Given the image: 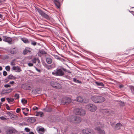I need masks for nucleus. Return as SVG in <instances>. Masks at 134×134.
Segmentation results:
<instances>
[{"mask_svg":"<svg viewBox=\"0 0 134 134\" xmlns=\"http://www.w3.org/2000/svg\"><path fill=\"white\" fill-rule=\"evenodd\" d=\"M20 39L25 44L30 43V39H28L27 38H26L25 37L21 38Z\"/></svg>","mask_w":134,"mask_h":134,"instance_id":"17","label":"nucleus"},{"mask_svg":"<svg viewBox=\"0 0 134 134\" xmlns=\"http://www.w3.org/2000/svg\"><path fill=\"white\" fill-rule=\"evenodd\" d=\"M13 89V88H10L9 89H6L3 90L1 92L2 94H4L5 93H9L11 92Z\"/></svg>","mask_w":134,"mask_h":134,"instance_id":"9","label":"nucleus"},{"mask_svg":"<svg viewBox=\"0 0 134 134\" xmlns=\"http://www.w3.org/2000/svg\"><path fill=\"white\" fill-rule=\"evenodd\" d=\"M84 52L86 53H87L88 54H91V53L89 51L87 50H84Z\"/></svg>","mask_w":134,"mask_h":134,"instance_id":"44","label":"nucleus"},{"mask_svg":"<svg viewBox=\"0 0 134 134\" xmlns=\"http://www.w3.org/2000/svg\"><path fill=\"white\" fill-rule=\"evenodd\" d=\"M74 121L75 122L79 123L81 122V118L80 117L78 116L75 117L74 118Z\"/></svg>","mask_w":134,"mask_h":134,"instance_id":"21","label":"nucleus"},{"mask_svg":"<svg viewBox=\"0 0 134 134\" xmlns=\"http://www.w3.org/2000/svg\"><path fill=\"white\" fill-rule=\"evenodd\" d=\"M3 41L8 43L9 44H12V38L6 36H3Z\"/></svg>","mask_w":134,"mask_h":134,"instance_id":"6","label":"nucleus"},{"mask_svg":"<svg viewBox=\"0 0 134 134\" xmlns=\"http://www.w3.org/2000/svg\"><path fill=\"white\" fill-rule=\"evenodd\" d=\"M30 43H31V45L35 46L37 45V42L34 40L31 39H30Z\"/></svg>","mask_w":134,"mask_h":134,"instance_id":"28","label":"nucleus"},{"mask_svg":"<svg viewBox=\"0 0 134 134\" xmlns=\"http://www.w3.org/2000/svg\"><path fill=\"white\" fill-rule=\"evenodd\" d=\"M11 65H15L14 64H13V62H11Z\"/></svg>","mask_w":134,"mask_h":134,"instance_id":"64","label":"nucleus"},{"mask_svg":"<svg viewBox=\"0 0 134 134\" xmlns=\"http://www.w3.org/2000/svg\"><path fill=\"white\" fill-rule=\"evenodd\" d=\"M5 98H2L1 99L2 102H3L5 101Z\"/></svg>","mask_w":134,"mask_h":134,"instance_id":"54","label":"nucleus"},{"mask_svg":"<svg viewBox=\"0 0 134 134\" xmlns=\"http://www.w3.org/2000/svg\"><path fill=\"white\" fill-rule=\"evenodd\" d=\"M122 126L120 123H117L115 125L114 129L115 130H119L121 129V127Z\"/></svg>","mask_w":134,"mask_h":134,"instance_id":"12","label":"nucleus"},{"mask_svg":"<svg viewBox=\"0 0 134 134\" xmlns=\"http://www.w3.org/2000/svg\"><path fill=\"white\" fill-rule=\"evenodd\" d=\"M35 115L36 116H40L42 117L44 116V114L42 112H37L36 113Z\"/></svg>","mask_w":134,"mask_h":134,"instance_id":"24","label":"nucleus"},{"mask_svg":"<svg viewBox=\"0 0 134 134\" xmlns=\"http://www.w3.org/2000/svg\"><path fill=\"white\" fill-rule=\"evenodd\" d=\"M81 132L83 134H94V132L93 130L89 128L83 129Z\"/></svg>","mask_w":134,"mask_h":134,"instance_id":"4","label":"nucleus"},{"mask_svg":"<svg viewBox=\"0 0 134 134\" xmlns=\"http://www.w3.org/2000/svg\"><path fill=\"white\" fill-rule=\"evenodd\" d=\"M51 65H50L49 66H47L46 67L48 69H50V67H51Z\"/></svg>","mask_w":134,"mask_h":134,"instance_id":"59","label":"nucleus"},{"mask_svg":"<svg viewBox=\"0 0 134 134\" xmlns=\"http://www.w3.org/2000/svg\"><path fill=\"white\" fill-rule=\"evenodd\" d=\"M0 119L2 120H5L6 119V118L4 117L3 116L0 117Z\"/></svg>","mask_w":134,"mask_h":134,"instance_id":"43","label":"nucleus"},{"mask_svg":"<svg viewBox=\"0 0 134 134\" xmlns=\"http://www.w3.org/2000/svg\"><path fill=\"white\" fill-rule=\"evenodd\" d=\"M16 48V47H14L13 48H11L9 50L10 52L12 54H16L17 52V51Z\"/></svg>","mask_w":134,"mask_h":134,"instance_id":"13","label":"nucleus"},{"mask_svg":"<svg viewBox=\"0 0 134 134\" xmlns=\"http://www.w3.org/2000/svg\"><path fill=\"white\" fill-rule=\"evenodd\" d=\"M14 97L15 98V99H18L19 98V95L18 94L16 93L14 95Z\"/></svg>","mask_w":134,"mask_h":134,"instance_id":"36","label":"nucleus"},{"mask_svg":"<svg viewBox=\"0 0 134 134\" xmlns=\"http://www.w3.org/2000/svg\"><path fill=\"white\" fill-rule=\"evenodd\" d=\"M46 61L47 63L49 64H51L52 62V60L51 58H46Z\"/></svg>","mask_w":134,"mask_h":134,"instance_id":"30","label":"nucleus"},{"mask_svg":"<svg viewBox=\"0 0 134 134\" xmlns=\"http://www.w3.org/2000/svg\"><path fill=\"white\" fill-rule=\"evenodd\" d=\"M73 80L74 82H75L79 83L80 84H82V82L81 81H80L79 80H77L75 78H73Z\"/></svg>","mask_w":134,"mask_h":134,"instance_id":"33","label":"nucleus"},{"mask_svg":"<svg viewBox=\"0 0 134 134\" xmlns=\"http://www.w3.org/2000/svg\"><path fill=\"white\" fill-rule=\"evenodd\" d=\"M71 102V99L67 97H63V98H62L61 100L62 103L64 105L69 104Z\"/></svg>","mask_w":134,"mask_h":134,"instance_id":"5","label":"nucleus"},{"mask_svg":"<svg viewBox=\"0 0 134 134\" xmlns=\"http://www.w3.org/2000/svg\"><path fill=\"white\" fill-rule=\"evenodd\" d=\"M95 130H97L99 134H105V132L104 130L101 129L99 127H96Z\"/></svg>","mask_w":134,"mask_h":134,"instance_id":"10","label":"nucleus"},{"mask_svg":"<svg viewBox=\"0 0 134 134\" xmlns=\"http://www.w3.org/2000/svg\"><path fill=\"white\" fill-rule=\"evenodd\" d=\"M4 0H0V4H2L4 2Z\"/></svg>","mask_w":134,"mask_h":134,"instance_id":"61","label":"nucleus"},{"mask_svg":"<svg viewBox=\"0 0 134 134\" xmlns=\"http://www.w3.org/2000/svg\"><path fill=\"white\" fill-rule=\"evenodd\" d=\"M38 132L40 134H43L44 132V128H39L38 129Z\"/></svg>","mask_w":134,"mask_h":134,"instance_id":"26","label":"nucleus"},{"mask_svg":"<svg viewBox=\"0 0 134 134\" xmlns=\"http://www.w3.org/2000/svg\"><path fill=\"white\" fill-rule=\"evenodd\" d=\"M12 69L13 70L17 72H20L21 71V69L18 66H13Z\"/></svg>","mask_w":134,"mask_h":134,"instance_id":"20","label":"nucleus"},{"mask_svg":"<svg viewBox=\"0 0 134 134\" xmlns=\"http://www.w3.org/2000/svg\"><path fill=\"white\" fill-rule=\"evenodd\" d=\"M23 114L26 116L27 115V114H28V113H25L24 112V111H23Z\"/></svg>","mask_w":134,"mask_h":134,"instance_id":"60","label":"nucleus"},{"mask_svg":"<svg viewBox=\"0 0 134 134\" xmlns=\"http://www.w3.org/2000/svg\"><path fill=\"white\" fill-rule=\"evenodd\" d=\"M37 10L39 13L42 17L45 18L47 19H49V16L42 10L39 8L37 9Z\"/></svg>","mask_w":134,"mask_h":134,"instance_id":"7","label":"nucleus"},{"mask_svg":"<svg viewBox=\"0 0 134 134\" xmlns=\"http://www.w3.org/2000/svg\"><path fill=\"white\" fill-rule=\"evenodd\" d=\"M54 3L56 6L58 8H59L60 6V2L59 0H54Z\"/></svg>","mask_w":134,"mask_h":134,"instance_id":"25","label":"nucleus"},{"mask_svg":"<svg viewBox=\"0 0 134 134\" xmlns=\"http://www.w3.org/2000/svg\"><path fill=\"white\" fill-rule=\"evenodd\" d=\"M58 60H60L62 62H64L65 61V60L64 59L60 57H59V59H58Z\"/></svg>","mask_w":134,"mask_h":134,"instance_id":"51","label":"nucleus"},{"mask_svg":"<svg viewBox=\"0 0 134 134\" xmlns=\"http://www.w3.org/2000/svg\"><path fill=\"white\" fill-rule=\"evenodd\" d=\"M98 103H100L103 102L105 100V98L103 97L98 96Z\"/></svg>","mask_w":134,"mask_h":134,"instance_id":"16","label":"nucleus"},{"mask_svg":"<svg viewBox=\"0 0 134 134\" xmlns=\"http://www.w3.org/2000/svg\"><path fill=\"white\" fill-rule=\"evenodd\" d=\"M50 84L52 86L56 89H60L62 88L61 85L57 82L51 81Z\"/></svg>","mask_w":134,"mask_h":134,"instance_id":"3","label":"nucleus"},{"mask_svg":"<svg viewBox=\"0 0 134 134\" xmlns=\"http://www.w3.org/2000/svg\"><path fill=\"white\" fill-rule=\"evenodd\" d=\"M21 102L23 104H26L27 102V101L25 99H21Z\"/></svg>","mask_w":134,"mask_h":134,"instance_id":"37","label":"nucleus"},{"mask_svg":"<svg viewBox=\"0 0 134 134\" xmlns=\"http://www.w3.org/2000/svg\"><path fill=\"white\" fill-rule=\"evenodd\" d=\"M59 57H60L58 55H56L55 56V58L57 59H59Z\"/></svg>","mask_w":134,"mask_h":134,"instance_id":"58","label":"nucleus"},{"mask_svg":"<svg viewBox=\"0 0 134 134\" xmlns=\"http://www.w3.org/2000/svg\"><path fill=\"white\" fill-rule=\"evenodd\" d=\"M21 109L19 108H18L16 110V112L17 113H19Z\"/></svg>","mask_w":134,"mask_h":134,"instance_id":"50","label":"nucleus"},{"mask_svg":"<svg viewBox=\"0 0 134 134\" xmlns=\"http://www.w3.org/2000/svg\"><path fill=\"white\" fill-rule=\"evenodd\" d=\"M3 17V15L0 14V18L1 19H2Z\"/></svg>","mask_w":134,"mask_h":134,"instance_id":"62","label":"nucleus"},{"mask_svg":"<svg viewBox=\"0 0 134 134\" xmlns=\"http://www.w3.org/2000/svg\"><path fill=\"white\" fill-rule=\"evenodd\" d=\"M10 79H8V77H7L4 80V82H8Z\"/></svg>","mask_w":134,"mask_h":134,"instance_id":"41","label":"nucleus"},{"mask_svg":"<svg viewBox=\"0 0 134 134\" xmlns=\"http://www.w3.org/2000/svg\"><path fill=\"white\" fill-rule=\"evenodd\" d=\"M37 61V58H34L32 60V62L33 63H35Z\"/></svg>","mask_w":134,"mask_h":134,"instance_id":"38","label":"nucleus"},{"mask_svg":"<svg viewBox=\"0 0 134 134\" xmlns=\"http://www.w3.org/2000/svg\"><path fill=\"white\" fill-rule=\"evenodd\" d=\"M39 52L40 53L42 54H47V52L44 51L43 49L40 51Z\"/></svg>","mask_w":134,"mask_h":134,"instance_id":"35","label":"nucleus"},{"mask_svg":"<svg viewBox=\"0 0 134 134\" xmlns=\"http://www.w3.org/2000/svg\"><path fill=\"white\" fill-rule=\"evenodd\" d=\"M70 119H69V121H70V122H71L72 121V119H74V116L72 115V116H70Z\"/></svg>","mask_w":134,"mask_h":134,"instance_id":"47","label":"nucleus"},{"mask_svg":"<svg viewBox=\"0 0 134 134\" xmlns=\"http://www.w3.org/2000/svg\"><path fill=\"white\" fill-rule=\"evenodd\" d=\"M76 99L77 102H82L83 100V98L82 97L80 96L77 97V98Z\"/></svg>","mask_w":134,"mask_h":134,"instance_id":"29","label":"nucleus"},{"mask_svg":"<svg viewBox=\"0 0 134 134\" xmlns=\"http://www.w3.org/2000/svg\"><path fill=\"white\" fill-rule=\"evenodd\" d=\"M32 50V49L28 47H26L23 51V54L24 55H26L27 53L30 52Z\"/></svg>","mask_w":134,"mask_h":134,"instance_id":"11","label":"nucleus"},{"mask_svg":"<svg viewBox=\"0 0 134 134\" xmlns=\"http://www.w3.org/2000/svg\"><path fill=\"white\" fill-rule=\"evenodd\" d=\"M4 87L5 88L10 87L11 85L9 84H5L4 85Z\"/></svg>","mask_w":134,"mask_h":134,"instance_id":"40","label":"nucleus"},{"mask_svg":"<svg viewBox=\"0 0 134 134\" xmlns=\"http://www.w3.org/2000/svg\"><path fill=\"white\" fill-rule=\"evenodd\" d=\"M38 109V108L36 107H34L33 108V110H36Z\"/></svg>","mask_w":134,"mask_h":134,"instance_id":"53","label":"nucleus"},{"mask_svg":"<svg viewBox=\"0 0 134 134\" xmlns=\"http://www.w3.org/2000/svg\"><path fill=\"white\" fill-rule=\"evenodd\" d=\"M98 96H94L91 97L92 100L94 103H97L98 101Z\"/></svg>","mask_w":134,"mask_h":134,"instance_id":"19","label":"nucleus"},{"mask_svg":"<svg viewBox=\"0 0 134 134\" xmlns=\"http://www.w3.org/2000/svg\"><path fill=\"white\" fill-rule=\"evenodd\" d=\"M10 118V119L13 120H16L18 119V117L16 115H14L13 114V112H8L6 113Z\"/></svg>","mask_w":134,"mask_h":134,"instance_id":"8","label":"nucleus"},{"mask_svg":"<svg viewBox=\"0 0 134 134\" xmlns=\"http://www.w3.org/2000/svg\"><path fill=\"white\" fill-rule=\"evenodd\" d=\"M8 79L10 80H15L16 79H19L20 78V76H19L18 75L17 77L14 76L12 74H10L8 76Z\"/></svg>","mask_w":134,"mask_h":134,"instance_id":"14","label":"nucleus"},{"mask_svg":"<svg viewBox=\"0 0 134 134\" xmlns=\"http://www.w3.org/2000/svg\"><path fill=\"white\" fill-rule=\"evenodd\" d=\"M86 108L91 111L94 112L97 110V107L95 105L91 103L87 105Z\"/></svg>","mask_w":134,"mask_h":134,"instance_id":"2","label":"nucleus"},{"mask_svg":"<svg viewBox=\"0 0 134 134\" xmlns=\"http://www.w3.org/2000/svg\"><path fill=\"white\" fill-rule=\"evenodd\" d=\"M3 75L4 76H6L7 75V72L5 71H4L3 72Z\"/></svg>","mask_w":134,"mask_h":134,"instance_id":"46","label":"nucleus"},{"mask_svg":"<svg viewBox=\"0 0 134 134\" xmlns=\"http://www.w3.org/2000/svg\"><path fill=\"white\" fill-rule=\"evenodd\" d=\"M37 61L38 63V64H40V61L38 58H37Z\"/></svg>","mask_w":134,"mask_h":134,"instance_id":"57","label":"nucleus"},{"mask_svg":"<svg viewBox=\"0 0 134 134\" xmlns=\"http://www.w3.org/2000/svg\"><path fill=\"white\" fill-rule=\"evenodd\" d=\"M22 87L23 88L26 90H30L31 89V86L27 85L25 84L23 85Z\"/></svg>","mask_w":134,"mask_h":134,"instance_id":"18","label":"nucleus"},{"mask_svg":"<svg viewBox=\"0 0 134 134\" xmlns=\"http://www.w3.org/2000/svg\"><path fill=\"white\" fill-rule=\"evenodd\" d=\"M64 71L71 73L69 70L62 67L60 69L57 68L56 71L54 70L52 72V74L56 76H63L64 75Z\"/></svg>","mask_w":134,"mask_h":134,"instance_id":"1","label":"nucleus"},{"mask_svg":"<svg viewBox=\"0 0 134 134\" xmlns=\"http://www.w3.org/2000/svg\"><path fill=\"white\" fill-rule=\"evenodd\" d=\"M36 121V119L34 117H28V118L27 120L28 122H29L31 123L34 122Z\"/></svg>","mask_w":134,"mask_h":134,"instance_id":"15","label":"nucleus"},{"mask_svg":"<svg viewBox=\"0 0 134 134\" xmlns=\"http://www.w3.org/2000/svg\"><path fill=\"white\" fill-rule=\"evenodd\" d=\"M28 65L29 66H32L33 65V64L31 63H29L28 64Z\"/></svg>","mask_w":134,"mask_h":134,"instance_id":"52","label":"nucleus"},{"mask_svg":"<svg viewBox=\"0 0 134 134\" xmlns=\"http://www.w3.org/2000/svg\"><path fill=\"white\" fill-rule=\"evenodd\" d=\"M80 109L77 108L75 109L74 110V113L76 115H79L80 113Z\"/></svg>","mask_w":134,"mask_h":134,"instance_id":"27","label":"nucleus"},{"mask_svg":"<svg viewBox=\"0 0 134 134\" xmlns=\"http://www.w3.org/2000/svg\"><path fill=\"white\" fill-rule=\"evenodd\" d=\"M43 110L46 112H49L51 111V110H49V109H47L44 108L43 109Z\"/></svg>","mask_w":134,"mask_h":134,"instance_id":"42","label":"nucleus"},{"mask_svg":"<svg viewBox=\"0 0 134 134\" xmlns=\"http://www.w3.org/2000/svg\"><path fill=\"white\" fill-rule=\"evenodd\" d=\"M35 68L36 69V70L39 73H40L41 72V70L40 69H38L36 67H35Z\"/></svg>","mask_w":134,"mask_h":134,"instance_id":"48","label":"nucleus"},{"mask_svg":"<svg viewBox=\"0 0 134 134\" xmlns=\"http://www.w3.org/2000/svg\"><path fill=\"white\" fill-rule=\"evenodd\" d=\"M25 130L27 132H29L30 131V129L26 127L25 129Z\"/></svg>","mask_w":134,"mask_h":134,"instance_id":"45","label":"nucleus"},{"mask_svg":"<svg viewBox=\"0 0 134 134\" xmlns=\"http://www.w3.org/2000/svg\"><path fill=\"white\" fill-rule=\"evenodd\" d=\"M95 83L98 86H104V84L102 82H98L96 81L95 82Z\"/></svg>","mask_w":134,"mask_h":134,"instance_id":"31","label":"nucleus"},{"mask_svg":"<svg viewBox=\"0 0 134 134\" xmlns=\"http://www.w3.org/2000/svg\"><path fill=\"white\" fill-rule=\"evenodd\" d=\"M10 67L9 66H6L5 69L7 71H9L10 70Z\"/></svg>","mask_w":134,"mask_h":134,"instance_id":"39","label":"nucleus"},{"mask_svg":"<svg viewBox=\"0 0 134 134\" xmlns=\"http://www.w3.org/2000/svg\"><path fill=\"white\" fill-rule=\"evenodd\" d=\"M129 12H130L132 14H133L134 15V12L133 11H129Z\"/></svg>","mask_w":134,"mask_h":134,"instance_id":"63","label":"nucleus"},{"mask_svg":"<svg viewBox=\"0 0 134 134\" xmlns=\"http://www.w3.org/2000/svg\"><path fill=\"white\" fill-rule=\"evenodd\" d=\"M130 88L132 94L134 95V86H130Z\"/></svg>","mask_w":134,"mask_h":134,"instance_id":"34","label":"nucleus"},{"mask_svg":"<svg viewBox=\"0 0 134 134\" xmlns=\"http://www.w3.org/2000/svg\"><path fill=\"white\" fill-rule=\"evenodd\" d=\"M80 113L79 114V115L81 116H83L86 114V112L85 110L82 109H80Z\"/></svg>","mask_w":134,"mask_h":134,"instance_id":"22","label":"nucleus"},{"mask_svg":"<svg viewBox=\"0 0 134 134\" xmlns=\"http://www.w3.org/2000/svg\"><path fill=\"white\" fill-rule=\"evenodd\" d=\"M6 99L9 103L13 102L14 100V99L12 98H7Z\"/></svg>","mask_w":134,"mask_h":134,"instance_id":"32","label":"nucleus"},{"mask_svg":"<svg viewBox=\"0 0 134 134\" xmlns=\"http://www.w3.org/2000/svg\"><path fill=\"white\" fill-rule=\"evenodd\" d=\"M110 125H111L112 127H113L114 125H115L114 122L112 123L111 122H110Z\"/></svg>","mask_w":134,"mask_h":134,"instance_id":"55","label":"nucleus"},{"mask_svg":"<svg viewBox=\"0 0 134 134\" xmlns=\"http://www.w3.org/2000/svg\"><path fill=\"white\" fill-rule=\"evenodd\" d=\"M6 108L7 110H10V107L8 104H7L6 105Z\"/></svg>","mask_w":134,"mask_h":134,"instance_id":"49","label":"nucleus"},{"mask_svg":"<svg viewBox=\"0 0 134 134\" xmlns=\"http://www.w3.org/2000/svg\"><path fill=\"white\" fill-rule=\"evenodd\" d=\"M5 133L7 134H13L14 131L12 129H9L5 131Z\"/></svg>","mask_w":134,"mask_h":134,"instance_id":"23","label":"nucleus"},{"mask_svg":"<svg viewBox=\"0 0 134 134\" xmlns=\"http://www.w3.org/2000/svg\"><path fill=\"white\" fill-rule=\"evenodd\" d=\"M14 81H10L9 83V84H11V85H13V84H14Z\"/></svg>","mask_w":134,"mask_h":134,"instance_id":"56","label":"nucleus"}]
</instances>
